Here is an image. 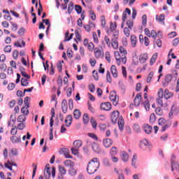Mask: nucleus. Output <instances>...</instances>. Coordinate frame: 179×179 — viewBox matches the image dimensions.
<instances>
[{
    "mask_svg": "<svg viewBox=\"0 0 179 179\" xmlns=\"http://www.w3.org/2000/svg\"><path fill=\"white\" fill-rule=\"evenodd\" d=\"M171 110L174 114H178L179 113V108L176 105H173Z\"/></svg>",
    "mask_w": 179,
    "mask_h": 179,
    "instance_id": "obj_62",
    "label": "nucleus"
},
{
    "mask_svg": "<svg viewBox=\"0 0 179 179\" xmlns=\"http://www.w3.org/2000/svg\"><path fill=\"white\" fill-rule=\"evenodd\" d=\"M12 166H14L15 167H17V164L16 163L10 162V161H7V162L4 164V166L6 167V169H8L10 171H12V170H13V168H12Z\"/></svg>",
    "mask_w": 179,
    "mask_h": 179,
    "instance_id": "obj_12",
    "label": "nucleus"
},
{
    "mask_svg": "<svg viewBox=\"0 0 179 179\" xmlns=\"http://www.w3.org/2000/svg\"><path fill=\"white\" fill-rule=\"evenodd\" d=\"M140 148L143 150H150V143L146 139H143L140 142Z\"/></svg>",
    "mask_w": 179,
    "mask_h": 179,
    "instance_id": "obj_4",
    "label": "nucleus"
},
{
    "mask_svg": "<svg viewBox=\"0 0 179 179\" xmlns=\"http://www.w3.org/2000/svg\"><path fill=\"white\" fill-rule=\"evenodd\" d=\"M131 45L132 47H136V44H138V38L135 35H131L130 36Z\"/></svg>",
    "mask_w": 179,
    "mask_h": 179,
    "instance_id": "obj_19",
    "label": "nucleus"
},
{
    "mask_svg": "<svg viewBox=\"0 0 179 179\" xmlns=\"http://www.w3.org/2000/svg\"><path fill=\"white\" fill-rule=\"evenodd\" d=\"M117 124H118L120 131H122V129H124V120L120 118L117 120Z\"/></svg>",
    "mask_w": 179,
    "mask_h": 179,
    "instance_id": "obj_44",
    "label": "nucleus"
},
{
    "mask_svg": "<svg viewBox=\"0 0 179 179\" xmlns=\"http://www.w3.org/2000/svg\"><path fill=\"white\" fill-rule=\"evenodd\" d=\"M138 157H136V155H134L133 156V158L131 159V166L134 167V169H136V160Z\"/></svg>",
    "mask_w": 179,
    "mask_h": 179,
    "instance_id": "obj_47",
    "label": "nucleus"
},
{
    "mask_svg": "<svg viewBox=\"0 0 179 179\" xmlns=\"http://www.w3.org/2000/svg\"><path fill=\"white\" fill-rule=\"evenodd\" d=\"M171 170L175 173H179V164L178 162L174 161L171 162Z\"/></svg>",
    "mask_w": 179,
    "mask_h": 179,
    "instance_id": "obj_16",
    "label": "nucleus"
},
{
    "mask_svg": "<svg viewBox=\"0 0 179 179\" xmlns=\"http://www.w3.org/2000/svg\"><path fill=\"white\" fill-rule=\"evenodd\" d=\"M51 114H52V116H51V118H50V125L51 127H53L54 125V117H55V110L52 108L51 109Z\"/></svg>",
    "mask_w": 179,
    "mask_h": 179,
    "instance_id": "obj_28",
    "label": "nucleus"
},
{
    "mask_svg": "<svg viewBox=\"0 0 179 179\" xmlns=\"http://www.w3.org/2000/svg\"><path fill=\"white\" fill-rule=\"evenodd\" d=\"M131 29H129V28L128 27H124L123 29V33L124 34V36H126V37L129 38L131 36Z\"/></svg>",
    "mask_w": 179,
    "mask_h": 179,
    "instance_id": "obj_38",
    "label": "nucleus"
},
{
    "mask_svg": "<svg viewBox=\"0 0 179 179\" xmlns=\"http://www.w3.org/2000/svg\"><path fill=\"white\" fill-rule=\"evenodd\" d=\"M153 76H155V72L153 71L150 72L147 78V83H150L152 82V79H153Z\"/></svg>",
    "mask_w": 179,
    "mask_h": 179,
    "instance_id": "obj_41",
    "label": "nucleus"
},
{
    "mask_svg": "<svg viewBox=\"0 0 179 179\" xmlns=\"http://www.w3.org/2000/svg\"><path fill=\"white\" fill-rule=\"evenodd\" d=\"M73 114V117L76 120H79V118H80L81 113H80V110H79V109L74 110Z\"/></svg>",
    "mask_w": 179,
    "mask_h": 179,
    "instance_id": "obj_31",
    "label": "nucleus"
},
{
    "mask_svg": "<svg viewBox=\"0 0 179 179\" xmlns=\"http://www.w3.org/2000/svg\"><path fill=\"white\" fill-rule=\"evenodd\" d=\"M90 26H93V27H94V26H96V25H95L94 23H93V22H90V24H85V25L84 26L85 30L86 31H90V30H92V28H91Z\"/></svg>",
    "mask_w": 179,
    "mask_h": 179,
    "instance_id": "obj_40",
    "label": "nucleus"
},
{
    "mask_svg": "<svg viewBox=\"0 0 179 179\" xmlns=\"http://www.w3.org/2000/svg\"><path fill=\"white\" fill-rule=\"evenodd\" d=\"M10 140L11 141L12 143H20V142H22V138L20 136H13L10 138Z\"/></svg>",
    "mask_w": 179,
    "mask_h": 179,
    "instance_id": "obj_23",
    "label": "nucleus"
},
{
    "mask_svg": "<svg viewBox=\"0 0 179 179\" xmlns=\"http://www.w3.org/2000/svg\"><path fill=\"white\" fill-rule=\"evenodd\" d=\"M119 51H115L114 52L117 65H121V62L127 64V54H128V52L122 46H120Z\"/></svg>",
    "mask_w": 179,
    "mask_h": 179,
    "instance_id": "obj_1",
    "label": "nucleus"
},
{
    "mask_svg": "<svg viewBox=\"0 0 179 179\" xmlns=\"http://www.w3.org/2000/svg\"><path fill=\"white\" fill-rule=\"evenodd\" d=\"M64 165L65 166V167H69V169H72L75 167V162L72 160L67 159L64 162Z\"/></svg>",
    "mask_w": 179,
    "mask_h": 179,
    "instance_id": "obj_22",
    "label": "nucleus"
},
{
    "mask_svg": "<svg viewBox=\"0 0 179 179\" xmlns=\"http://www.w3.org/2000/svg\"><path fill=\"white\" fill-rule=\"evenodd\" d=\"M168 122H169V121L166 120V119L163 118V117H160L158 120V124L160 127H163L164 125L166 124Z\"/></svg>",
    "mask_w": 179,
    "mask_h": 179,
    "instance_id": "obj_32",
    "label": "nucleus"
},
{
    "mask_svg": "<svg viewBox=\"0 0 179 179\" xmlns=\"http://www.w3.org/2000/svg\"><path fill=\"white\" fill-rule=\"evenodd\" d=\"M26 128V124L24 122L19 123L17 126V129H19L20 131H23Z\"/></svg>",
    "mask_w": 179,
    "mask_h": 179,
    "instance_id": "obj_50",
    "label": "nucleus"
},
{
    "mask_svg": "<svg viewBox=\"0 0 179 179\" xmlns=\"http://www.w3.org/2000/svg\"><path fill=\"white\" fill-rule=\"evenodd\" d=\"M12 31H16L17 30V24L15 22H10Z\"/></svg>",
    "mask_w": 179,
    "mask_h": 179,
    "instance_id": "obj_61",
    "label": "nucleus"
},
{
    "mask_svg": "<svg viewBox=\"0 0 179 179\" xmlns=\"http://www.w3.org/2000/svg\"><path fill=\"white\" fill-rule=\"evenodd\" d=\"M155 113H156L157 115L162 116V115H163V109L160 107H157L155 109Z\"/></svg>",
    "mask_w": 179,
    "mask_h": 179,
    "instance_id": "obj_51",
    "label": "nucleus"
},
{
    "mask_svg": "<svg viewBox=\"0 0 179 179\" xmlns=\"http://www.w3.org/2000/svg\"><path fill=\"white\" fill-rule=\"evenodd\" d=\"M44 176L45 179L51 178V170L50 169H45Z\"/></svg>",
    "mask_w": 179,
    "mask_h": 179,
    "instance_id": "obj_33",
    "label": "nucleus"
},
{
    "mask_svg": "<svg viewBox=\"0 0 179 179\" xmlns=\"http://www.w3.org/2000/svg\"><path fill=\"white\" fill-rule=\"evenodd\" d=\"M156 101L157 104L160 107H167V103H163V98H157Z\"/></svg>",
    "mask_w": 179,
    "mask_h": 179,
    "instance_id": "obj_29",
    "label": "nucleus"
},
{
    "mask_svg": "<svg viewBox=\"0 0 179 179\" xmlns=\"http://www.w3.org/2000/svg\"><path fill=\"white\" fill-rule=\"evenodd\" d=\"M90 123L92 124L93 128H97V122L93 117H91Z\"/></svg>",
    "mask_w": 179,
    "mask_h": 179,
    "instance_id": "obj_57",
    "label": "nucleus"
},
{
    "mask_svg": "<svg viewBox=\"0 0 179 179\" xmlns=\"http://www.w3.org/2000/svg\"><path fill=\"white\" fill-rule=\"evenodd\" d=\"M171 127V122H169L166 124H164V126L162 127V132L166 131L167 129H169Z\"/></svg>",
    "mask_w": 179,
    "mask_h": 179,
    "instance_id": "obj_35",
    "label": "nucleus"
},
{
    "mask_svg": "<svg viewBox=\"0 0 179 179\" xmlns=\"http://www.w3.org/2000/svg\"><path fill=\"white\" fill-rule=\"evenodd\" d=\"M73 10V2H70L68 7V13L69 14L72 13V11Z\"/></svg>",
    "mask_w": 179,
    "mask_h": 179,
    "instance_id": "obj_56",
    "label": "nucleus"
},
{
    "mask_svg": "<svg viewBox=\"0 0 179 179\" xmlns=\"http://www.w3.org/2000/svg\"><path fill=\"white\" fill-rule=\"evenodd\" d=\"M148 23V16L146 15H143L142 17V24L143 26H146Z\"/></svg>",
    "mask_w": 179,
    "mask_h": 179,
    "instance_id": "obj_58",
    "label": "nucleus"
},
{
    "mask_svg": "<svg viewBox=\"0 0 179 179\" xmlns=\"http://www.w3.org/2000/svg\"><path fill=\"white\" fill-rule=\"evenodd\" d=\"M100 167V161L97 158L92 159L87 166V173L90 175L94 174Z\"/></svg>",
    "mask_w": 179,
    "mask_h": 179,
    "instance_id": "obj_2",
    "label": "nucleus"
},
{
    "mask_svg": "<svg viewBox=\"0 0 179 179\" xmlns=\"http://www.w3.org/2000/svg\"><path fill=\"white\" fill-rule=\"evenodd\" d=\"M111 41L110 44L113 48H114V50H118V39L113 38Z\"/></svg>",
    "mask_w": 179,
    "mask_h": 179,
    "instance_id": "obj_26",
    "label": "nucleus"
},
{
    "mask_svg": "<svg viewBox=\"0 0 179 179\" xmlns=\"http://www.w3.org/2000/svg\"><path fill=\"white\" fill-rule=\"evenodd\" d=\"M30 107L24 106L21 108V113L24 114V115H29V108Z\"/></svg>",
    "mask_w": 179,
    "mask_h": 179,
    "instance_id": "obj_43",
    "label": "nucleus"
},
{
    "mask_svg": "<svg viewBox=\"0 0 179 179\" xmlns=\"http://www.w3.org/2000/svg\"><path fill=\"white\" fill-rule=\"evenodd\" d=\"M126 24L128 27L127 29H129V30H132V27H134V20H127Z\"/></svg>",
    "mask_w": 179,
    "mask_h": 179,
    "instance_id": "obj_39",
    "label": "nucleus"
},
{
    "mask_svg": "<svg viewBox=\"0 0 179 179\" xmlns=\"http://www.w3.org/2000/svg\"><path fill=\"white\" fill-rule=\"evenodd\" d=\"M92 149L94 150V152H95V153H101V148H100V146L96 143H94L92 145Z\"/></svg>",
    "mask_w": 179,
    "mask_h": 179,
    "instance_id": "obj_24",
    "label": "nucleus"
},
{
    "mask_svg": "<svg viewBox=\"0 0 179 179\" xmlns=\"http://www.w3.org/2000/svg\"><path fill=\"white\" fill-rule=\"evenodd\" d=\"M133 129L134 132H141V127L139 126V124H134L133 126Z\"/></svg>",
    "mask_w": 179,
    "mask_h": 179,
    "instance_id": "obj_55",
    "label": "nucleus"
},
{
    "mask_svg": "<svg viewBox=\"0 0 179 179\" xmlns=\"http://www.w3.org/2000/svg\"><path fill=\"white\" fill-rule=\"evenodd\" d=\"M164 96V92L163 91V88H160L158 91V99H163Z\"/></svg>",
    "mask_w": 179,
    "mask_h": 179,
    "instance_id": "obj_60",
    "label": "nucleus"
},
{
    "mask_svg": "<svg viewBox=\"0 0 179 179\" xmlns=\"http://www.w3.org/2000/svg\"><path fill=\"white\" fill-rule=\"evenodd\" d=\"M109 99L112 101L113 106H118V101H120V97L117 95L115 91H111L110 92Z\"/></svg>",
    "mask_w": 179,
    "mask_h": 179,
    "instance_id": "obj_3",
    "label": "nucleus"
},
{
    "mask_svg": "<svg viewBox=\"0 0 179 179\" xmlns=\"http://www.w3.org/2000/svg\"><path fill=\"white\" fill-rule=\"evenodd\" d=\"M174 96V94L170 92L169 90L166 89L164 92V97L166 100H169V99H171Z\"/></svg>",
    "mask_w": 179,
    "mask_h": 179,
    "instance_id": "obj_18",
    "label": "nucleus"
},
{
    "mask_svg": "<svg viewBox=\"0 0 179 179\" xmlns=\"http://www.w3.org/2000/svg\"><path fill=\"white\" fill-rule=\"evenodd\" d=\"M164 19H165L164 14H160L159 15H156V20L157 22H159V23H162V24H164Z\"/></svg>",
    "mask_w": 179,
    "mask_h": 179,
    "instance_id": "obj_25",
    "label": "nucleus"
},
{
    "mask_svg": "<svg viewBox=\"0 0 179 179\" xmlns=\"http://www.w3.org/2000/svg\"><path fill=\"white\" fill-rule=\"evenodd\" d=\"M94 54L96 59L103 58V57H104V51H103V50H100L99 48H95L94 50Z\"/></svg>",
    "mask_w": 179,
    "mask_h": 179,
    "instance_id": "obj_7",
    "label": "nucleus"
},
{
    "mask_svg": "<svg viewBox=\"0 0 179 179\" xmlns=\"http://www.w3.org/2000/svg\"><path fill=\"white\" fill-rule=\"evenodd\" d=\"M100 108H101V110H103V111H110L112 108L111 103L110 102L101 103Z\"/></svg>",
    "mask_w": 179,
    "mask_h": 179,
    "instance_id": "obj_9",
    "label": "nucleus"
},
{
    "mask_svg": "<svg viewBox=\"0 0 179 179\" xmlns=\"http://www.w3.org/2000/svg\"><path fill=\"white\" fill-rule=\"evenodd\" d=\"M171 80H173V76L171 74L166 75L165 78H164V81L166 83H170V82H171Z\"/></svg>",
    "mask_w": 179,
    "mask_h": 179,
    "instance_id": "obj_42",
    "label": "nucleus"
},
{
    "mask_svg": "<svg viewBox=\"0 0 179 179\" xmlns=\"http://www.w3.org/2000/svg\"><path fill=\"white\" fill-rule=\"evenodd\" d=\"M77 172H78V170L75 169L73 167L70 168L69 171L70 176H76Z\"/></svg>",
    "mask_w": 179,
    "mask_h": 179,
    "instance_id": "obj_59",
    "label": "nucleus"
},
{
    "mask_svg": "<svg viewBox=\"0 0 179 179\" xmlns=\"http://www.w3.org/2000/svg\"><path fill=\"white\" fill-rule=\"evenodd\" d=\"M144 33L145 36H148V37H152L154 40H156V38H157V33L153 29L150 31V30H149V28H145L144 29Z\"/></svg>",
    "mask_w": 179,
    "mask_h": 179,
    "instance_id": "obj_6",
    "label": "nucleus"
},
{
    "mask_svg": "<svg viewBox=\"0 0 179 179\" xmlns=\"http://www.w3.org/2000/svg\"><path fill=\"white\" fill-rule=\"evenodd\" d=\"M92 36L94 39V43H95V44H99V37L97 36V34L96 32H93Z\"/></svg>",
    "mask_w": 179,
    "mask_h": 179,
    "instance_id": "obj_54",
    "label": "nucleus"
},
{
    "mask_svg": "<svg viewBox=\"0 0 179 179\" xmlns=\"http://www.w3.org/2000/svg\"><path fill=\"white\" fill-rule=\"evenodd\" d=\"M120 157H121L122 162H124V163H127V162H128V160H129V155L125 151H122L121 152Z\"/></svg>",
    "mask_w": 179,
    "mask_h": 179,
    "instance_id": "obj_21",
    "label": "nucleus"
},
{
    "mask_svg": "<svg viewBox=\"0 0 179 179\" xmlns=\"http://www.w3.org/2000/svg\"><path fill=\"white\" fill-rule=\"evenodd\" d=\"M143 104L146 111H149V110H150V103L149 102L148 99L145 100Z\"/></svg>",
    "mask_w": 179,
    "mask_h": 179,
    "instance_id": "obj_37",
    "label": "nucleus"
},
{
    "mask_svg": "<svg viewBox=\"0 0 179 179\" xmlns=\"http://www.w3.org/2000/svg\"><path fill=\"white\" fill-rule=\"evenodd\" d=\"M141 100H142V94L138 93L134 98V103L136 107H139L141 106Z\"/></svg>",
    "mask_w": 179,
    "mask_h": 179,
    "instance_id": "obj_10",
    "label": "nucleus"
},
{
    "mask_svg": "<svg viewBox=\"0 0 179 179\" xmlns=\"http://www.w3.org/2000/svg\"><path fill=\"white\" fill-rule=\"evenodd\" d=\"M69 31H67L65 34L64 42L70 41V40H72L73 38V34H71L70 36L69 37Z\"/></svg>",
    "mask_w": 179,
    "mask_h": 179,
    "instance_id": "obj_30",
    "label": "nucleus"
},
{
    "mask_svg": "<svg viewBox=\"0 0 179 179\" xmlns=\"http://www.w3.org/2000/svg\"><path fill=\"white\" fill-rule=\"evenodd\" d=\"M157 59V53L154 54L150 61V65H153L155 62H156V60Z\"/></svg>",
    "mask_w": 179,
    "mask_h": 179,
    "instance_id": "obj_46",
    "label": "nucleus"
},
{
    "mask_svg": "<svg viewBox=\"0 0 179 179\" xmlns=\"http://www.w3.org/2000/svg\"><path fill=\"white\" fill-rule=\"evenodd\" d=\"M150 124H155L156 122V115L155 113H151L150 116Z\"/></svg>",
    "mask_w": 179,
    "mask_h": 179,
    "instance_id": "obj_49",
    "label": "nucleus"
},
{
    "mask_svg": "<svg viewBox=\"0 0 179 179\" xmlns=\"http://www.w3.org/2000/svg\"><path fill=\"white\" fill-rule=\"evenodd\" d=\"M87 47V50H89V51H91V52H92V51H94L95 48H94V43L90 42V44H88Z\"/></svg>",
    "mask_w": 179,
    "mask_h": 179,
    "instance_id": "obj_52",
    "label": "nucleus"
},
{
    "mask_svg": "<svg viewBox=\"0 0 179 179\" xmlns=\"http://www.w3.org/2000/svg\"><path fill=\"white\" fill-rule=\"evenodd\" d=\"M73 120V117H72V115H67L64 121L65 126L67 127H71V125L72 124Z\"/></svg>",
    "mask_w": 179,
    "mask_h": 179,
    "instance_id": "obj_14",
    "label": "nucleus"
},
{
    "mask_svg": "<svg viewBox=\"0 0 179 179\" xmlns=\"http://www.w3.org/2000/svg\"><path fill=\"white\" fill-rule=\"evenodd\" d=\"M117 29V22H110V27L107 29V34H111V33L115 31Z\"/></svg>",
    "mask_w": 179,
    "mask_h": 179,
    "instance_id": "obj_11",
    "label": "nucleus"
},
{
    "mask_svg": "<svg viewBox=\"0 0 179 179\" xmlns=\"http://www.w3.org/2000/svg\"><path fill=\"white\" fill-rule=\"evenodd\" d=\"M17 126H13V128L10 129V134L13 136L17 135Z\"/></svg>",
    "mask_w": 179,
    "mask_h": 179,
    "instance_id": "obj_48",
    "label": "nucleus"
},
{
    "mask_svg": "<svg viewBox=\"0 0 179 179\" xmlns=\"http://www.w3.org/2000/svg\"><path fill=\"white\" fill-rule=\"evenodd\" d=\"M59 172L61 176H65L66 174V169L62 166H59Z\"/></svg>",
    "mask_w": 179,
    "mask_h": 179,
    "instance_id": "obj_45",
    "label": "nucleus"
},
{
    "mask_svg": "<svg viewBox=\"0 0 179 179\" xmlns=\"http://www.w3.org/2000/svg\"><path fill=\"white\" fill-rule=\"evenodd\" d=\"M148 58V53H141L139 56V61L141 64H145Z\"/></svg>",
    "mask_w": 179,
    "mask_h": 179,
    "instance_id": "obj_15",
    "label": "nucleus"
},
{
    "mask_svg": "<svg viewBox=\"0 0 179 179\" xmlns=\"http://www.w3.org/2000/svg\"><path fill=\"white\" fill-rule=\"evenodd\" d=\"M110 72L113 78H118V70H117V66H115V65L111 66Z\"/></svg>",
    "mask_w": 179,
    "mask_h": 179,
    "instance_id": "obj_20",
    "label": "nucleus"
},
{
    "mask_svg": "<svg viewBox=\"0 0 179 179\" xmlns=\"http://www.w3.org/2000/svg\"><path fill=\"white\" fill-rule=\"evenodd\" d=\"M110 119L113 124H117V122H118V120L120 119V111L114 110L112 112Z\"/></svg>",
    "mask_w": 179,
    "mask_h": 179,
    "instance_id": "obj_5",
    "label": "nucleus"
},
{
    "mask_svg": "<svg viewBox=\"0 0 179 179\" xmlns=\"http://www.w3.org/2000/svg\"><path fill=\"white\" fill-rule=\"evenodd\" d=\"M17 122L22 123V122H26V116L24 115H20L17 118Z\"/></svg>",
    "mask_w": 179,
    "mask_h": 179,
    "instance_id": "obj_34",
    "label": "nucleus"
},
{
    "mask_svg": "<svg viewBox=\"0 0 179 179\" xmlns=\"http://www.w3.org/2000/svg\"><path fill=\"white\" fill-rule=\"evenodd\" d=\"M83 123L84 124H87L89 122V114L87 113H85L83 115Z\"/></svg>",
    "mask_w": 179,
    "mask_h": 179,
    "instance_id": "obj_53",
    "label": "nucleus"
},
{
    "mask_svg": "<svg viewBox=\"0 0 179 179\" xmlns=\"http://www.w3.org/2000/svg\"><path fill=\"white\" fill-rule=\"evenodd\" d=\"M110 154L111 155V156H115V155H117V148L112 147L110 149Z\"/></svg>",
    "mask_w": 179,
    "mask_h": 179,
    "instance_id": "obj_63",
    "label": "nucleus"
},
{
    "mask_svg": "<svg viewBox=\"0 0 179 179\" xmlns=\"http://www.w3.org/2000/svg\"><path fill=\"white\" fill-rule=\"evenodd\" d=\"M73 145L74 148H76V149H79V148L82 146V141L80 140L75 141Z\"/></svg>",
    "mask_w": 179,
    "mask_h": 179,
    "instance_id": "obj_36",
    "label": "nucleus"
},
{
    "mask_svg": "<svg viewBox=\"0 0 179 179\" xmlns=\"http://www.w3.org/2000/svg\"><path fill=\"white\" fill-rule=\"evenodd\" d=\"M103 145L105 148H110L113 145V140L110 138H104L103 140Z\"/></svg>",
    "mask_w": 179,
    "mask_h": 179,
    "instance_id": "obj_17",
    "label": "nucleus"
},
{
    "mask_svg": "<svg viewBox=\"0 0 179 179\" xmlns=\"http://www.w3.org/2000/svg\"><path fill=\"white\" fill-rule=\"evenodd\" d=\"M139 41L141 44H143L145 45V47L149 46V44H150V40L147 36H145L143 38V35L140 34L139 35Z\"/></svg>",
    "mask_w": 179,
    "mask_h": 179,
    "instance_id": "obj_8",
    "label": "nucleus"
},
{
    "mask_svg": "<svg viewBox=\"0 0 179 179\" xmlns=\"http://www.w3.org/2000/svg\"><path fill=\"white\" fill-rule=\"evenodd\" d=\"M21 85L22 86H29V81L26 78L21 79Z\"/></svg>",
    "mask_w": 179,
    "mask_h": 179,
    "instance_id": "obj_64",
    "label": "nucleus"
},
{
    "mask_svg": "<svg viewBox=\"0 0 179 179\" xmlns=\"http://www.w3.org/2000/svg\"><path fill=\"white\" fill-rule=\"evenodd\" d=\"M60 153L64 155L66 159H72V156H71V154H69V150L67 148H62L60 150Z\"/></svg>",
    "mask_w": 179,
    "mask_h": 179,
    "instance_id": "obj_13",
    "label": "nucleus"
},
{
    "mask_svg": "<svg viewBox=\"0 0 179 179\" xmlns=\"http://www.w3.org/2000/svg\"><path fill=\"white\" fill-rule=\"evenodd\" d=\"M143 129L145 134H148V135L150 134H152V126L149 124H145L143 127Z\"/></svg>",
    "mask_w": 179,
    "mask_h": 179,
    "instance_id": "obj_27",
    "label": "nucleus"
}]
</instances>
